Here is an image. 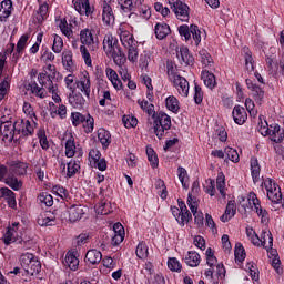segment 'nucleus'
Returning a JSON list of instances; mask_svg holds the SVG:
<instances>
[{"label":"nucleus","instance_id":"51","mask_svg":"<svg viewBox=\"0 0 284 284\" xmlns=\"http://www.w3.org/2000/svg\"><path fill=\"white\" fill-rule=\"evenodd\" d=\"M75 152H77V145L74 144V140L69 139L65 142V156H68V159H72Z\"/></svg>","mask_w":284,"mask_h":284},{"label":"nucleus","instance_id":"24","mask_svg":"<svg viewBox=\"0 0 284 284\" xmlns=\"http://www.w3.org/2000/svg\"><path fill=\"white\" fill-rule=\"evenodd\" d=\"M201 79L204 82V85L209 88V90H214V88H216V77L214 73H211L207 70H203Z\"/></svg>","mask_w":284,"mask_h":284},{"label":"nucleus","instance_id":"36","mask_svg":"<svg viewBox=\"0 0 284 284\" xmlns=\"http://www.w3.org/2000/svg\"><path fill=\"white\" fill-rule=\"evenodd\" d=\"M98 139L103 148H108L111 143L110 139H112V135L110 134V131H106L105 129H99Z\"/></svg>","mask_w":284,"mask_h":284},{"label":"nucleus","instance_id":"49","mask_svg":"<svg viewBox=\"0 0 284 284\" xmlns=\"http://www.w3.org/2000/svg\"><path fill=\"white\" fill-rule=\"evenodd\" d=\"M257 130H258L260 134H262V136H267V135L272 134V128H270L267 125V121L264 120V122H263V118H261V116H260Z\"/></svg>","mask_w":284,"mask_h":284},{"label":"nucleus","instance_id":"14","mask_svg":"<svg viewBox=\"0 0 284 284\" xmlns=\"http://www.w3.org/2000/svg\"><path fill=\"white\" fill-rule=\"evenodd\" d=\"M136 3L143 6V0H135V2L134 0H118L122 14H126L128 17H130L132 10L136 8Z\"/></svg>","mask_w":284,"mask_h":284},{"label":"nucleus","instance_id":"59","mask_svg":"<svg viewBox=\"0 0 284 284\" xmlns=\"http://www.w3.org/2000/svg\"><path fill=\"white\" fill-rule=\"evenodd\" d=\"M224 152L230 161H232L233 163H239L240 156L236 150L227 146L225 148Z\"/></svg>","mask_w":284,"mask_h":284},{"label":"nucleus","instance_id":"47","mask_svg":"<svg viewBox=\"0 0 284 284\" xmlns=\"http://www.w3.org/2000/svg\"><path fill=\"white\" fill-rule=\"evenodd\" d=\"M37 257L34 256V254L32 253H23L20 256V265L22 267V270L28 268V266L32 263V261H34Z\"/></svg>","mask_w":284,"mask_h":284},{"label":"nucleus","instance_id":"23","mask_svg":"<svg viewBox=\"0 0 284 284\" xmlns=\"http://www.w3.org/2000/svg\"><path fill=\"white\" fill-rule=\"evenodd\" d=\"M155 37L156 39H159L160 41H163V39H165V37H168V34H170L171 30H170V26L165 22H158L155 24Z\"/></svg>","mask_w":284,"mask_h":284},{"label":"nucleus","instance_id":"61","mask_svg":"<svg viewBox=\"0 0 284 284\" xmlns=\"http://www.w3.org/2000/svg\"><path fill=\"white\" fill-rule=\"evenodd\" d=\"M168 267L171 270V272H181V263L176 257H170L168 260Z\"/></svg>","mask_w":284,"mask_h":284},{"label":"nucleus","instance_id":"64","mask_svg":"<svg viewBox=\"0 0 284 284\" xmlns=\"http://www.w3.org/2000/svg\"><path fill=\"white\" fill-rule=\"evenodd\" d=\"M200 59L203 65H212V55L205 50L200 51Z\"/></svg>","mask_w":284,"mask_h":284},{"label":"nucleus","instance_id":"31","mask_svg":"<svg viewBox=\"0 0 284 284\" xmlns=\"http://www.w3.org/2000/svg\"><path fill=\"white\" fill-rule=\"evenodd\" d=\"M69 103L72 105V108L81 110V108L85 105V99L81 93H72L69 95Z\"/></svg>","mask_w":284,"mask_h":284},{"label":"nucleus","instance_id":"9","mask_svg":"<svg viewBox=\"0 0 284 284\" xmlns=\"http://www.w3.org/2000/svg\"><path fill=\"white\" fill-rule=\"evenodd\" d=\"M248 202L250 205H252V210L256 212L257 216H262V223H267V221H270L268 213L266 210L261 207V201L256 196V193L248 194Z\"/></svg>","mask_w":284,"mask_h":284},{"label":"nucleus","instance_id":"12","mask_svg":"<svg viewBox=\"0 0 284 284\" xmlns=\"http://www.w3.org/2000/svg\"><path fill=\"white\" fill-rule=\"evenodd\" d=\"M0 132L2 136H4V139H8L9 141H14V138L17 136L14 122L12 121L2 122L0 125Z\"/></svg>","mask_w":284,"mask_h":284},{"label":"nucleus","instance_id":"22","mask_svg":"<svg viewBox=\"0 0 284 284\" xmlns=\"http://www.w3.org/2000/svg\"><path fill=\"white\" fill-rule=\"evenodd\" d=\"M233 119L237 125H243V123L247 121V112H245V108L241 105L234 106Z\"/></svg>","mask_w":284,"mask_h":284},{"label":"nucleus","instance_id":"37","mask_svg":"<svg viewBox=\"0 0 284 284\" xmlns=\"http://www.w3.org/2000/svg\"><path fill=\"white\" fill-rule=\"evenodd\" d=\"M64 261L65 265H68V267L71 268L72 272H77V270H79V258H77V255H74V253H68Z\"/></svg>","mask_w":284,"mask_h":284},{"label":"nucleus","instance_id":"44","mask_svg":"<svg viewBox=\"0 0 284 284\" xmlns=\"http://www.w3.org/2000/svg\"><path fill=\"white\" fill-rule=\"evenodd\" d=\"M138 104L149 116H152L156 112L154 111V104L148 102V100H138Z\"/></svg>","mask_w":284,"mask_h":284},{"label":"nucleus","instance_id":"52","mask_svg":"<svg viewBox=\"0 0 284 284\" xmlns=\"http://www.w3.org/2000/svg\"><path fill=\"white\" fill-rule=\"evenodd\" d=\"M52 50L55 54H59L61 50H63V38H61V36H58V34L53 36Z\"/></svg>","mask_w":284,"mask_h":284},{"label":"nucleus","instance_id":"42","mask_svg":"<svg viewBox=\"0 0 284 284\" xmlns=\"http://www.w3.org/2000/svg\"><path fill=\"white\" fill-rule=\"evenodd\" d=\"M38 201L41 203V205H45V207H52V205H54V197L47 192L40 193Z\"/></svg>","mask_w":284,"mask_h":284},{"label":"nucleus","instance_id":"60","mask_svg":"<svg viewBox=\"0 0 284 284\" xmlns=\"http://www.w3.org/2000/svg\"><path fill=\"white\" fill-rule=\"evenodd\" d=\"M71 121H72L73 125L77 128V126L85 123V115H83L79 112H74L73 114H71Z\"/></svg>","mask_w":284,"mask_h":284},{"label":"nucleus","instance_id":"48","mask_svg":"<svg viewBox=\"0 0 284 284\" xmlns=\"http://www.w3.org/2000/svg\"><path fill=\"white\" fill-rule=\"evenodd\" d=\"M29 88L32 94H36V97H39V99H45V89H43V87H39L37 82H32L29 84Z\"/></svg>","mask_w":284,"mask_h":284},{"label":"nucleus","instance_id":"53","mask_svg":"<svg viewBox=\"0 0 284 284\" xmlns=\"http://www.w3.org/2000/svg\"><path fill=\"white\" fill-rule=\"evenodd\" d=\"M178 172L182 186L184 187V190H187L190 187V183H187V171L184 168L180 166L178 169Z\"/></svg>","mask_w":284,"mask_h":284},{"label":"nucleus","instance_id":"62","mask_svg":"<svg viewBox=\"0 0 284 284\" xmlns=\"http://www.w3.org/2000/svg\"><path fill=\"white\" fill-rule=\"evenodd\" d=\"M191 34L193 37V41H195V45H199V43H201V29H199V26L191 24Z\"/></svg>","mask_w":284,"mask_h":284},{"label":"nucleus","instance_id":"35","mask_svg":"<svg viewBox=\"0 0 284 284\" xmlns=\"http://www.w3.org/2000/svg\"><path fill=\"white\" fill-rule=\"evenodd\" d=\"M49 8L50 7L48 6V2H43L42 4H40V7L36 13L37 23L41 24V23H43V21H45V19H48Z\"/></svg>","mask_w":284,"mask_h":284},{"label":"nucleus","instance_id":"41","mask_svg":"<svg viewBox=\"0 0 284 284\" xmlns=\"http://www.w3.org/2000/svg\"><path fill=\"white\" fill-rule=\"evenodd\" d=\"M165 103L168 110H170L174 114H176V112L181 110V106H179V100L174 95L168 97Z\"/></svg>","mask_w":284,"mask_h":284},{"label":"nucleus","instance_id":"16","mask_svg":"<svg viewBox=\"0 0 284 284\" xmlns=\"http://www.w3.org/2000/svg\"><path fill=\"white\" fill-rule=\"evenodd\" d=\"M176 57L182 65H193L194 63V57L190 54V49H187V47H181L176 52Z\"/></svg>","mask_w":284,"mask_h":284},{"label":"nucleus","instance_id":"17","mask_svg":"<svg viewBox=\"0 0 284 284\" xmlns=\"http://www.w3.org/2000/svg\"><path fill=\"white\" fill-rule=\"evenodd\" d=\"M28 39H30V37L28 34H23L19 39L17 47H16V52L13 53V57H12V61H14V63H17V61H19V59H21V55L23 54V51L26 50V44L28 43Z\"/></svg>","mask_w":284,"mask_h":284},{"label":"nucleus","instance_id":"10","mask_svg":"<svg viewBox=\"0 0 284 284\" xmlns=\"http://www.w3.org/2000/svg\"><path fill=\"white\" fill-rule=\"evenodd\" d=\"M171 81L181 97H187L190 94V82H187L185 78L175 75V78H172Z\"/></svg>","mask_w":284,"mask_h":284},{"label":"nucleus","instance_id":"3","mask_svg":"<svg viewBox=\"0 0 284 284\" xmlns=\"http://www.w3.org/2000/svg\"><path fill=\"white\" fill-rule=\"evenodd\" d=\"M83 214H85V210L82 205H72L68 210L60 211V219L70 223H77V221L83 219Z\"/></svg>","mask_w":284,"mask_h":284},{"label":"nucleus","instance_id":"55","mask_svg":"<svg viewBox=\"0 0 284 284\" xmlns=\"http://www.w3.org/2000/svg\"><path fill=\"white\" fill-rule=\"evenodd\" d=\"M135 254L138 258H148V244L140 242L136 246Z\"/></svg>","mask_w":284,"mask_h":284},{"label":"nucleus","instance_id":"1","mask_svg":"<svg viewBox=\"0 0 284 284\" xmlns=\"http://www.w3.org/2000/svg\"><path fill=\"white\" fill-rule=\"evenodd\" d=\"M103 50L108 57H112L116 64L123 63V61H125V53H123V50H121L119 40L111 33L104 36Z\"/></svg>","mask_w":284,"mask_h":284},{"label":"nucleus","instance_id":"28","mask_svg":"<svg viewBox=\"0 0 284 284\" xmlns=\"http://www.w3.org/2000/svg\"><path fill=\"white\" fill-rule=\"evenodd\" d=\"M264 247V250H267L270 252V248H272V245H274V237H272V232L270 231H263L260 237V246Z\"/></svg>","mask_w":284,"mask_h":284},{"label":"nucleus","instance_id":"4","mask_svg":"<svg viewBox=\"0 0 284 284\" xmlns=\"http://www.w3.org/2000/svg\"><path fill=\"white\" fill-rule=\"evenodd\" d=\"M171 10L180 21H190V7L181 0H169Z\"/></svg>","mask_w":284,"mask_h":284},{"label":"nucleus","instance_id":"63","mask_svg":"<svg viewBox=\"0 0 284 284\" xmlns=\"http://www.w3.org/2000/svg\"><path fill=\"white\" fill-rule=\"evenodd\" d=\"M180 216L181 219L176 217V221L179 225H182V227L185 225V223H190L192 220V213H190V210L182 212Z\"/></svg>","mask_w":284,"mask_h":284},{"label":"nucleus","instance_id":"25","mask_svg":"<svg viewBox=\"0 0 284 284\" xmlns=\"http://www.w3.org/2000/svg\"><path fill=\"white\" fill-rule=\"evenodd\" d=\"M102 260L103 254L99 250L92 248L89 250L85 254V261H88V263H90L91 265H97L101 263Z\"/></svg>","mask_w":284,"mask_h":284},{"label":"nucleus","instance_id":"45","mask_svg":"<svg viewBox=\"0 0 284 284\" xmlns=\"http://www.w3.org/2000/svg\"><path fill=\"white\" fill-rule=\"evenodd\" d=\"M8 92H10V78L6 77L0 82V101H3L6 99Z\"/></svg>","mask_w":284,"mask_h":284},{"label":"nucleus","instance_id":"8","mask_svg":"<svg viewBox=\"0 0 284 284\" xmlns=\"http://www.w3.org/2000/svg\"><path fill=\"white\" fill-rule=\"evenodd\" d=\"M16 136H32L34 134V126L30 123V120L19 119L14 122Z\"/></svg>","mask_w":284,"mask_h":284},{"label":"nucleus","instance_id":"54","mask_svg":"<svg viewBox=\"0 0 284 284\" xmlns=\"http://www.w3.org/2000/svg\"><path fill=\"white\" fill-rule=\"evenodd\" d=\"M50 87H48V90L50 94H52V99L54 103H61V97L59 95V87L54 85L52 81H49Z\"/></svg>","mask_w":284,"mask_h":284},{"label":"nucleus","instance_id":"34","mask_svg":"<svg viewBox=\"0 0 284 284\" xmlns=\"http://www.w3.org/2000/svg\"><path fill=\"white\" fill-rule=\"evenodd\" d=\"M244 61H245V69L247 72L252 73L254 72V58L252 57V51H250V48L244 47Z\"/></svg>","mask_w":284,"mask_h":284},{"label":"nucleus","instance_id":"43","mask_svg":"<svg viewBox=\"0 0 284 284\" xmlns=\"http://www.w3.org/2000/svg\"><path fill=\"white\" fill-rule=\"evenodd\" d=\"M267 199L272 201V203H281V201H283V193H281V187H275L273 191L271 190L267 193Z\"/></svg>","mask_w":284,"mask_h":284},{"label":"nucleus","instance_id":"15","mask_svg":"<svg viewBox=\"0 0 284 284\" xmlns=\"http://www.w3.org/2000/svg\"><path fill=\"white\" fill-rule=\"evenodd\" d=\"M39 272H41V262L36 258L26 270H23L22 274H26V277H23V283L30 282V276H34V274H39Z\"/></svg>","mask_w":284,"mask_h":284},{"label":"nucleus","instance_id":"5","mask_svg":"<svg viewBox=\"0 0 284 284\" xmlns=\"http://www.w3.org/2000/svg\"><path fill=\"white\" fill-rule=\"evenodd\" d=\"M122 45L128 50V59L131 63H136L139 60V48L136 45V41H134V37L124 36L121 38Z\"/></svg>","mask_w":284,"mask_h":284},{"label":"nucleus","instance_id":"38","mask_svg":"<svg viewBox=\"0 0 284 284\" xmlns=\"http://www.w3.org/2000/svg\"><path fill=\"white\" fill-rule=\"evenodd\" d=\"M251 174L254 183H258L261 176V166L258 165V160H251Z\"/></svg>","mask_w":284,"mask_h":284},{"label":"nucleus","instance_id":"19","mask_svg":"<svg viewBox=\"0 0 284 284\" xmlns=\"http://www.w3.org/2000/svg\"><path fill=\"white\" fill-rule=\"evenodd\" d=\"M102 21L104 26H112L115 21L114 11L112 10V7L106 2H104L102 9Z\"/></svg>","mask_w":284,"mask_h":284},{"label":"nucleus","instance_id":"18","mask_svg":"<svg viewBox=\"0 0 284 284\" xmlns=\"http://www.w3.org/2000/svg\"><path fill=\"white\" fill-rule=\"evenodd\" d=\"M0 197L4 199L9 205V207H11L12 210H14V207H17V199H16V194L14 192H12V190L8 189V187H1L0 189Z\"/></svg>","mask_w":284,"mask_h":284},{"label":"nucleus","instance_id":"26","mask_svg":"<svg viewBox=\"0 0 284 284\" xmlns=\"http://www.w3.org/2000/svg\"><path fill=\"white\" fill-rule=\"evenodd\" d=\"M271 141H273V143H283L284 140V130L281 129V125L278 124H271Z\"/></svg>","mask_w":284,"mask_h":284},{"label":"nucleus","instance_id":"40","mask_svg":"<svg viewBox=\"0 0 284 284\" xmlns=\"http://www.w3.org/2000/svg\"><path fill=\"white\" fill-rule=\"evenodd\" d=\"M79 170H81V165L75 160H71L67 163V176L69 179H72V176H74Z\"/></svg>","mask_w":284,"mask_h":284},{"label":"nucleus","instance_id":"20","mask_svg":"<svg viewBox=\"0 0 284 284\" xmlns=\"http://www.w3.org/2000/svg\"><path fill=\"white\" fill-rule=\"evenodd\" d=\"M28 172V164L26 162H11L9 166L10 174H17V176H23Z\"/></svg>","mask_w":284,"mask_h":284},{"label":"nucleus","instance_id":"30","mask_svg":"<svg viewBox=\"0 0 284 284\" xmlns=\"http://www.w3.org/2000/svg\"><path fill=\"white\" fill-rule=\"evenodd\" d=\"M75 88L82 91L87 99H90V78L84 75L80 80L75 81Z\"/></svg>","mask_w":284,"mask_h":284},{"label":"nucleus","instance_id":"56","mask_svg":"<svg viewBox=\"0 0 284 284\" xmlns=\"http://www.w3.org/2000/svg\"><path fill=\"white\" fill-rule=\"evenodd\" d=\"M216 187H217L221 196H223V199H225V175H223V173H220L216 179Z\"/></svg>","mask_w":284,"mask_h":284},{"label":"nucleus","instance_id":"6","mask_svg":"<svg viewBox=\"0 0 284 284\" xmlns=\"http://www.w3.org/2000/svg\"><path fill=\"white\" fill-rule=\"evenodd\" d=\"M57 219H61V210L45 211L38 217V225L41 227H52L57 225Z\"/></svg>","mask_w":284,"mask_h":284},{"label":"nucleus","instance_id":"7","mask_svg":"<svg viewBox=\"0 0 284 284\" xmlns=\"http://www.w3.org/2000/svg\"><path fill=\"white\" fill-rule=\"evenodd\" d=\"M80 41L82 45H87L91 52H97V50H99V38H94V34L90 29L80 31Z\"/></svg>","mask_w":284,"mask_h":284},{"label":"nucleus","instance_id":"58","mask_svg":"<svg viewBox=\"0 0 284 284\" xmlns=\"http://www.w3.org/2000/svg\"><path fill=\"white\" fill-rule=\"evenodd\" d=\"M84 128V132L87 134H90L94 130V118H92L90 114L85 116L84 122L82 123Z\"/></svg>","mask_w":284,"mask_h":284},{"label":"nucleus","instance_id":"29","mask_svg":"<svg viewBox=\"0 0 284 284\" xmlns=\"http://www.w3.org/2000/svg\"><path fill=\"white\" fill-rule=\"evenodd\" d=\"M62 64L68 72H72L77 67L74 65V60L72 59V51L65 50L62 52Z\"/></svg>","mask_w":284,"mask_h":284},{"label":"nucleus","instance_id":"2","mask_svg":"<svg viewBox=\"0 0 284 284\" xmlns=\"http://www.w3.org/2000/svg\"><path fill=\"white\" fill-rule=\"evenodd\" d=\"M153 119V130L158 139H163L166 130L172 128V119L165 112L160 111L151 115Z\"/></svg>","mask_w":284,"mask_h":284},{"label":"nucleus","instance_id":"33","mask_svg":"<svg viewBox=\"0 0 284 284\" xmlns=\"http://www.w3.org/2000/svg\"><path fill=\"white\" fill-rule=\"evenodd\" d=\"M185 263L190 267H199L201 264V255H199V253L195 251H190L185 256Z\"/></svg>","mask_w":284,"mask_h":284},{"label":"nucleus","instance_id":"57","mask_svg":"<svg viewBox=\"0 0 284 284\" xmlns=\"http://www.w3.org/2000/svg\"><path fill=\"white\" fill-rule=\"evenodd\" d=\"M122 123L124 124V128H136V125L139 124V120H136V118L132 116V115H124L122 118Z\"/></svg>","mask_w":284,"mask_h":284},{"label":"nucleus","instance_id":"27","mask_svg":"<svg viewBox=\"0 0 284 284\" xmlns=\"http://www.w3.org/2000/svg\"><path fill=\"white\" fill-rule=\"evenodd\" d=\"M12 14V0H3L0 3V21H6Z\"/></svg>","mask_w":284,"mask_h":284},{"label":"nucleus","instance_id":"39","mask_svg":"<svg viewBox=\"0 0 284 284\" xmlns=\"http://www.w3.org/2000/svg\"><path fill=\"white\" fill-rule=\"evenodd\" d=\"M2 241L4 245H11L17 241V230L16 229H7L6 233L3 234Z\"/></svg>","mask_w":284,"mask_h":284},{"label":"nucleus","instance_id":"21","mask_svg":"<svg viewBox=\"0 0 284 284\" xmlns=\"http://www.w3.org/2000/svg\"><path fill=\"white\" fill-rule=\"evenodd\" d=\"M236 215V202L231 200L227 202L224 214L220 217L222 223H227L231 219H234Z\"/></svg>","mask_w":284,"mask_h":284},{"label":"nucleus","instance_id":"13","mask_svg":"<svg viewBox=\"0 0 284 284\" xmlns=\"http://www.w3.org/2000/svg\"><path fill=\"white\" fill-rule=\"evenodd\" d=\"M74 9L79 14H85L87 17L94 13V7L90 4V0H75Z\"/></svg>","mask_w":284,"mask_h":284},{"label":"nucleus","instance_id":"32","mask_svg":"<svg viewBox=\"0 0 284 284\" xmlns=\"http://www.w3.org/2000/svg\"><path fill=\"white\" fill-rule=\"evenodd\" d=\"M4 183L9 187H11V190H14V192H18V190H21L23 185V183L19 181V179H17V176H14L13 173H9L8 176L4 178Z\"/></svg>","mask_w":284,"mask_h":284},{"label":"nucleus","instance_id":"11","mask_svg":"<svg viewBox=\"0 0 284 284\" xmlns=\"http://www.w3.org/2000/svg\"><path fill=\"white\" fill-rule=\"evenodd\" d=\"M247 89L251 90L252 97L255 99L256 103L261 105L263 103V99H265V91L261 87H258L254 81L246 79Z\"/></svg>","mask_w":284,"mask_h":284},{"label":"nucleus","instance_id":"50","mask_svg":"<svg viewBox=\"0 0 284 284\" xmlns=\"http://www.w3.org/2000/svg\"><path fill=\"white\" fill-rule=\"evenodd\" d=\"M235 261H239V263H243L245 261V247H243V244L237 243L235 245Z\"/></svg>","mask_w":284,"mask_h":284},{"label":"nucleus","instance_id":"46","mask_svg":"<svg viewBox=\"0 0 284 284\" xmlns=\"http://www.w3.org/2000/svg\"><path fill=\"white\" fill-rule=\"evenodd\" d=\"M146 156L149 159L151 168H159V156H156V152H154V149H152V146H146Z\"/></svg>","mask_w":284,"mask_h":284}]
</instances>
